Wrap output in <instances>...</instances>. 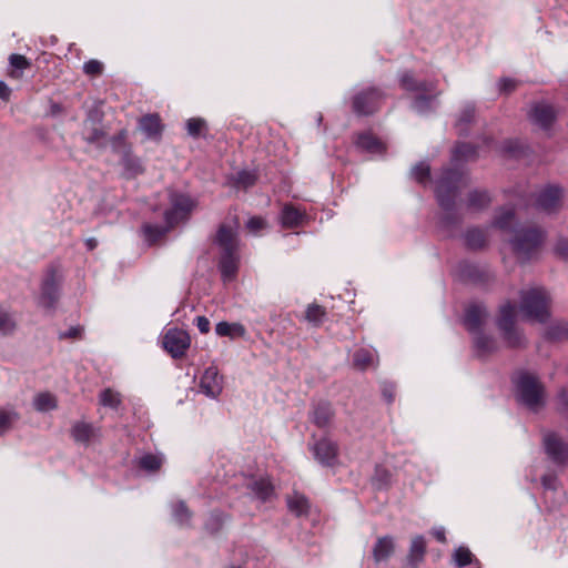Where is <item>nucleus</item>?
<instances>
[{
	"instance_id": "obj_1",
	"label": "nucleus",
	"mask_w": 568,
	"mask_h": 568,
	"mask_svg": "<svg viewBox=\"0 0 568 568\" xmlns=\"http://www.w3.org/2000/svg\"><path fill=\"white\" fill-rule=\"evenodd\" d=\"M476 149L469 143H459L455 146L452 162L454 169H446L437 181L436 195L440 207L449 213L455 206V199L459 190L467 184V176L458 168L459 162L473 159Z\"/></svg>"
},
{
	"instance_id": "obj_2",
	"label": "nucleus",
	"mask_w": 568,
	"mask_h": 568,
	"mask_svg": "<svg viewBox=\"0 0 568 568\" xmlns=\"http://www.w3.org/2000/svg\"><path fill=\"white\" fill-rule=\"evenodd\" d=\"M518 314L530 320H545L549 316L548 302L545 294L538 290L521 293V304L518 310L516 303L504 302L499 306L498 320H515Z\"/></svg>"
},
{
	"instance_id": "obj_3",
	"label": "nucleus",
	"mask_w": 568,
	"mask_h": 568,
	"mask_svg": "<svg viewBox=\"0 0 568 568\" xmlns=\"http://www.w3.org/2000/svg\"><path fill=\"white\" fill-rule=\"evenodd\" d=\"M216 242L221 248L219 267L222 278L224 282L232 281L236 276L240 264L236 235L231 227L222 225L217 231Z\"/></svg>"
},
{
	"instance_id": "obj_4",
	"label": "nucleus",
	"mask_w": 568,
	"mask_h": 568,
	"mask_svg": "<svg viewBox=\"0 0 568 568\" xmlns=\"http://www.w3.org/2000/svg\"><path fill=\"white\" fill-rule=\"evenodd\" d=\"M518 400L532 412L545 405V390L538 378L528 373H520L516 378Z\"/></svg>"
},
{
	"instance_id": "obj_5",
	"label": "nucleus",
	"mask_w": 568,
	"mask_h": 568,
	"mask_svg": "<svg viewBox=\"0 0 568 568\" xmlns=\"http://www.w3.org/2000/svg\"><path fill=\"white\" fill-rule=\"evenodd\" d=\"M542 240L544 236L539 230L521 227L514 231L509 243L516 257L525 262L536 256Z\"/></svg>"
},
{
	"instance_id": "obj_6",
	"label": "nucleus",
	"mask_w": 568,
	"mask_h": 568,
	"mask_svg": "<svg viewBox=\"0 0 568 568\" xmlns=\"http://www.w3.org/2000/svg\"><path fill=\"white\" fill-rule=\"evenodd\" d=\"M383 98L376 88L364 89L353 97L352 109L357 115H369L379 108Z\"/></svg>"
},
{
	"instance_id": "obj_7",
	"label": "nucleus",
	"mask_w": 568,
	"mask_h": 568,
	"mask_svg": "<svg viewBox=\"0 0 568 568\" xmlns=\"http://www.w3.org/2000/svg\"><path fill=\"white\" fill-rule=\"evenodd\" d=\"M466 331L473 336L477 353L481 356L496 351V339L487 333V322H464Z\"/></svg>"
},
{
	"instance_id": "obj_8",
	"label": "nucleus",
	"mask_w": 568,
	"mask_h": 568,
	"mask_svg": "<svg viewBox=\"0 0 568 568\" xmlns=\"http://www.w3.org/2000/svg\"><path fill=\"white\" fill-rule=\"evenodd\" d=\"M170 202L171 209L164 214L169 226L185 220L195 207V202L189 195L182 193H171Z\"/></svg>"
},
{
	"instance_id": "obj_9",
	"label": "nucleus",
	"mask_w": 568,
	"mask_h": 568,
	"mask_svg": "<svg viewBox=\"0 0 568 568\" xmlns=\"http://www.w3.org/2000/svg\"><path fill=\"white\" fill-rule=\"evenodd\" d=\"M60 275L53 267L48 268L41 283L39 304L43 307H51L59 297Z\"/></svg>"
},
{
	"instance_id": "obj_10",
	"label": "nucleus",
	"mask_w": 568,
	"mask_h": 568,
	"mask_svg": "<svg viewBox=\"0 0 568 568\" xmlns=\"http://www.w3.org/2000/svg\"><path fill=\"white\" fill-rule=\"evenodd\" d=\"M190 343L189 334L179 328L168 329L162 338L164 349L174 358L183 356L190 347Z\"/></svg>"
},
{
	"instance_id": "obj_11",
	"label": "nucleus",
	"mask_w": 568,
	"mask_h": 568,
	"mask_svg": "<svg viewBox=\"0 0 568 568\" xmlns=\"http://www.w3.org/2000/svg\"><path fill=\"white\" fill-rule=\"evenodd\" d=\"M314 458L323 466L333 467L337 463L338 446L327 437L318 439L312 447Z\"/></svg>"
},
{
	"instance_id": "obj_12",
	"label": "nucleus",
	"mask_w": 568,
	"mask_h": 568,
	"mask_svg": "<svg viewBox=\"0 0 568 568\" xmlns=\"http://www.w3.org/2000/svg\"><path fill=\"white\" fill-rule=\"evenodd\" d=\"M545 449L548 458L557 467L564 469L568 459V453L565 444L556 434H547L544 437Z\"/></svg>"
},
{
	"instance_id": "obj_13",
	"label": "nucleus",
	"mask_w": 568,
	"mask_h": 568,
	"mask_svg": "<svg viewBox=\"0 0 568 568\" xmlns=\"http://www.w3.org/2000/svg\"><path fill=\"white\" fill-rule=\"evenodd\" d=\"M70 434L77 444L83 446H89L91 443L98 440L101 435L100 428L83 420L75 422L70 429Z\"/></svg>"
},
{
	"instance_id": "obj_14",
	"label": "nucleus",
	"mask_w": 568,
	"mask_h": 568,
	"mask_svg": "<svg viewBox=\"0 0 568 568\" xmlns=\"http://www.w3.org/2000/svg\"><path fill=\"white\" fill-rule=\"evenodd\" d=\"M223 388L222 377L215 366L207 367L200 381V389L209 397L215 398L219 396Z\"/></svg>"
},
{
	"instance_id": "obj_15",
	"label": "nucleus",
	"mask_w": 568,
	"mask_h": 568,
	"mask_svg": "<svg viewBox=\"0 0 568 568\" xmlns=\"http://www.w3.org/2000/svg\"><path fill=\"white\" fill-rule=\"evenodd\" d=\"M528 118L541 129H548L556 119V111L550 104L538 102L531 106Z\"/></svg>"
},
{
	"instance_id": "obj_16",
	"label": "nucleus",
	"mask_w": 568,
	"mask_h": 568,
	"mask_svg": "<svg viewBox=\"0 0 568 568\" xmlns=\"http://www.w3.org/2000/svg\"><path fill=\"white\" fill-rule=\"evenodd\" d=\"M504 342L509 347H520L526 343V338L518 322H497Z\"/></svg>"
},
{
	"instance_id": "obj_17",
	"label": "nucleus",
	"mask_w": 568,
	"mask_h": 568,
	"mask_svg": "<svg viewBox=\"0 0 568 568\" xmlns=\"http://www.w3.org/2000/svg\"><path fill=\"white\" fill-rule=\"evenodd\" d=\"M399 83L404 90L420 93H432L437 87V81H417L409 72L402 74Z\"/></svg>"
},
{
	"instance_id": "obj_18",
	"label": "nucleus",
	"mask_w": 568,
	"mask_h": 568,
	"mask_svg": "<svg viewBox=\"0 0 568 568\" xmlns=\"http://www.w3.org/2000/svg\"><path fill=\"white\" fill-rule=\"evenodd\" d=\"M306 220L305 212L300 211L292 204L284 205L281 213V223L286 229L298 227L304 224Z\"/></svg>"
},
{
	"instance_id": "obj_19",
	"label": "nucleus",
	"mask_w": 568,
	"mask_h": 568,
	"mask_svg": "<svg viewBox=\"0 0 568 568\" xmlns=\"http://www.w3.org/2000/svg\"><path fill=\"white\" fill-rule=\"evenodd\" d=\"M377 363L378 356L374 349L359 348L353 354V366L358 371L376 367Z\"/></svg>"
},
{
	"instance_id": "obj_20",
	"label": "nucleus",
	"mask_w": 568,
	"mask_h": 568,
	"mask_svg": "<svg viewBox=\"0 0 568 568\" xmlns=\"http://www.w3.org/2000/svg\"><path fill=\"white\" fill-rule=\"evenodd\" d=\"M139 128L149 139L160 138L163 130L161 119L158 114H148L141 118Z\"/></svg>"
},
{
	"instance_id": "obj_21",
	"label": "nucleus",
	"mask_w": 568,
	"mask_h": 568,
	"mask_svg": "<svg viewBox=\"0 0 568 568\" xmlns=\"http://www.w3.org/2000/svg\"><path fill=\"white\" fill-rule=\"evenodd\" d=\"M559 197V190L555 186H548L539 192L536 204L539 209L550 212L556 209Z\"/></svg>"
},
{
	"instance_id": "obj_22",
	"label": "nucleus",
	"mask_w": 568,
	"mask_h": 568,
	"mask_svg": "<svg viewBox=\"0 0 568 568\" xmlns=\"http://www.w3.org/2000/svg\"><path fill=\"white\" fill-rule=\"evenodd\" d=\"M394 551V541L390 537L385 536L377 539L373 548V557L376 562L387 560Z\"/></svg>"
},
{
	"instance_id": "obj_23",
	"label": "nucleus",
	"mask_w": 568,
	"mask_h": 568,
	"mask_svg": "<svg viewBox=\"0 0 568 568\" xmlns=\"http://www.w3.org/2000/svg\"><path fill=\"white\" fill-rule=\"evenodd\" d=\"M247 487L258 499L263 501L270 499L273 494V486L267 478H251L247 481Z\"/></svg>"
},
{
	"instance_id": "obj_24",
	"label": "nucleus",
	"mask_w": 568,
	"mask_h": 568,
	"mask_svg": "<svg viewBox=\"0 0 568 568\" xmlns=\"http://www.w3.org/2000/svg\"><path fill=\"white\" fill-rule=\"evenodd\" d=\"M356 145L373 154L383 153L385 146L376 136L371 133H362L356 140Z\"/></svg>"
},
{
	"instance_id": "obj_25",
	"label": "nucleus",
	"mask_w": 568,
	"mask_h": 568,
	"mask_svg": "<svg viewBox=\"0 0 568 568\" xmlns=\"http://www.w3.org/2000/svg\"><path fill=\"white\" fill-rule=\"evenodd\" d=\"M10 69L8 75L12 79L19 80L23 77V71L31 67V62L21 54H11L9 57Z\"/></svg>"
},
{
	"instance_id": "obj_26",
	"label": "nucleus",
	"mask_w": 568,
	"mask_h": 568,
	"mask_svg": "<svg viewBox=\"0 0 568 568\" xmlns=\"http://www.w3.org/2000/svg\"><path fill=\"white\" fill-rule=\"evenodd\" d=\"M334 412L328 403H320L313 410L312 419L318 427H326L333 418Z\"/></svg>"
},
{
	"instance_id": "obj_27",
	"label": "nucleus",
	"mask_w": 568,
	"mask_h": 568,
	"mask_svg": "<svg viewBox=\"0 0 568 568\" xmlns=\"http://www.w3.org/2000/svg\"><path fill=\"white\" fill-rule=\"evenodd\" d=\"M515 223V211L513 207H501L495 214L493 226L508 231Z\"/></svg>"
},
{
	"instance_id": "obj_28",
	"label": "nucleus",
	"mask_w": 568,
	"mask_h": 568,
	"mask_svg": "<svg viewBox=\"0 0 568 568\" xmlns=\"http://www.w3.org/2000/svg\"><path fill=\"white\" fill-rule=\"evenodd\" d=\"M426 551V544L423 536H416L413 538L410 549L408 554V562L413 567H416L424 558Z\"/></svg>"
},
{
	"instance_id": "obj_29",
	"label": "nucleus",
	"mask_w": 568,
	"mask_h": 568,
	"mask_svg": "<svg viewBox=\"0 0 568 568\" xmlns=\"http://www.w3.org/2000/svg\"><path fill=\"white\" fill-rule=\"evenodd\" d=\"M488 235L485 230L481 229H470L465 234V242L468 247L473 250H478L484 247L487 244Z\"/></svg>"
},
{
	"instance_id": "obj_30",
	"label": "nucleus",
	"mask_w": 568,
	"mask_h": 568,
	"mask_svg": "<svg viewBox=\"0 0 568 568\" xmlns=\"http://www.w3.org/2000/svg\"><path fill=\"white\" fill-rule=\"evenodd\" d=\"M216 333L221 336L237 338L245 334V328L239 322H219L216 325Z\"/></svg>"
},
{
	"instance_id": "obj_31",
	"label": "nucleus",
	"mask_w": 568,
	"mask_h": 568,
	"mask_svg": "<svg viewBox=\"0 0 568 568\" xmlns=\"http://www.w3.org/2000/svg\"><path fill=\"white\" fill-rule=\"evenodd\" d=\"M126 178H135L143 172V166L139 158L125 152L121 160Z\"/></svg>"
},
{
	"instance_id": "obj_32",
	"label": "nucleus",
	"mask_w": 568,
	"mask_h": 568,
	"mask_svg": "<svg viewBox=\"0 0 568 568\" xmlns=\"http://www.w3.org/2000/svg\"><path fill=\"white\" fill-rule=\"evenodd\" d=\"M58 402L51 393H39L33 398V407L41 413L55 409Z\"/></svg>"
},
{
	"instance_id": "obj_33",
	"label": "nucleus",
	"mask_w": 568,
	"mask_h": 568,
	"mask_svg": "<svg viewBox=\"0 0 568 568\" xmlns=\"http://www.w3.org/2000/svg\"><path fill=\"white\" fill-rule=\"evenodd\" d=\"M491 199L486 191L474 190L468 194L467 206L470 210L479 211L489 205Z\"/></svg>"
},
{
	"instance_id": "obj_34",
	"label": "nucleus",
	"mask_w": 568,
	"mask_h": 568,
	"mask_svg": "<svg viewBox=\"0 0 568 568\" xmlns=\"http://www.w3.org/2000/svg\"><path fill=\"white\" fill-rule=\"evenodd\" d=\"M488 311L483 303L471 302L467 305L465 310V318L464 320H484L488 316Z\"/></svg>"
},
{
	"instance_id": "obj_35",
	"label": "nucleus",
	"mask_w": 568,
	"mask_h": 568,
	"mask_svg": "<svg viewBox=\"0 0 568 568\" xmlns=\"http://www.w3.org/2000/svg\"><path fill=\"white\" fill-rule=\"evenodd\" d=\"M454 560H455V564L459 567L475 564L476 568H479L478 560L474 558V555L471 554V551L466 547H459L455 550Z\"/></svg>"
},
{
	"instance_id": "obj_36",
	"label": "nucleus",
	"mask_w": 568,
	"mask_h": 568,
	"mask_svg": "<svg viewBox=\"0 0 568 568\" xmlns=\"http://www.w3.org/2000/svg\"><path fill=\"white\" fill-rule=\"evenodd\" d=\"M172 514L175 521L181 526L187 525L192 517L191 511L189 510L184 501L181 500L172 505Z\"/></svg>"
},
{
	"instance_id": "obj_37",
	"label": "nucleus",
	"mask_w": 568,
	"mask_h": 568,
	"mask_svg": "<svg viewBox=\"0 0 568 568\" xmlns=\"http://www.w3.org/2000/svg\"><path fill=\"white\" fill-rule=\"evenodd\" d=\"M475 118V106L467 104L460 111L458 120L456 122V126L459 131V134H464L466 131V126L474 120Z\"/></svg>"
},
{
	"instance_id": "obj_38",
	"label": "nucleus",
	"mask_w": 568,
	"mask_h": 568,
	"mask_svg": "<svg viewBox=\"0 0 568 568\" xmlns=\"http://www.w3.org/2000/svg\"><path fill=\"white\" fill-rule=\"evenodd\" d=\"M433 93V95H425L422 93L420 95L416 97L412 104L413 109L419 113H424L430 110L435 98L438 97L440 92L434 91Z\"/></svg>"
},
{
	"instance_id": "obj_39",
	"label": "nucleus",
	"mask_w": 568,
	"mask_h": 568,
	"mask_svg": "<svg viewBox=\"0 0 568 568\" xmlns=\"http://www.w3.org/2000/svg\"><path fill=\"white\" fill-rule=\"evenodd\" d=\"M100 404L110 407V408H118L121 404V396L119 393L114 392L111 388H105L100 394Z\"/></svg>"
},
{
	"instance_id": "obj_40",
	"label": "nucleus",
	"mask_w": 568,
	"mask_h": 568,
	"mask_svg": "<svg viewBox=\"0 0 568 568\" xmlns=\"http://www.w3.org/2000/svg\"><path fill=\"white\" fill-rule=\"evenodd\" d=\"M287 504L290 509L295 511L297 515H303L308 509V500L303 495L294 494L287 499Z\"/></svg>"
},
{
	"instance_id": "obj_41",
	"label": "nucleus",
	"mask_w": 568,
	"mask_h": 568,
	"mask_svg": "<svg viewBox=\"0 0 568 568\" xmlns=\"http://www.w3.org/2000/svg\"><path fill=\"white\" fill-rule=\"evenodd\" d=\"M171 227L172 226H169L168 223H166L165 226H159V225H153V224H145L143 226V232H144L145 237L150 242H155L156 240L162 237Z\"/></svg>"
},
{
	"instance_id": "obj_42",
	"label": "nucleus",
	"mask_w": 568,
	"mask_h": 568,
	"mask_svg": "<svg viewBox=\"0 0 568 568\" xmlns=\"http://www.w3.org/2000/svg\"><path fill=\"white\" fill-rule=\"evenodd\" d=\"M162 465V458L156 455L146 454L139 460V466L149 471L158 470Z\"/></svg>"
},
{
	"instance_id": "obj_43",
	"label": "nucleus",
	"mask_w": 568,
	"mask_h": 568,
	"mask_svg": "<svg viewBox=\"0 0 568 568\" xmlns=\"http://www.w3.org/2000/svg\"><path fill=\"white\" fill-rule=\"evenodd\" d=\"M187 133L193 138H199L206 130V122L201 118H192L186 122Z\"/></svg>"
},
{
	"instance_id": "obj_44",
	"label": "nucleus",
	"mask_w": 568,
	"mask_h": 568,
	"mask_svg": "<svg viewBox=\"0 0 568 568\" xmlns=\"http://www.w3.org/2000/svg\"><path fill=\"white\" fill-rule=\"evenodd\" d=\"M83 326L81 325H73L70 326L67 331H60L59 332V338L60 339H70V341H77L81 339L83 336Z\"/></svg>"
},
{
	"instance_id": "obj_45",
	"label": "nucleus",
	"mask_w": 568,
	"mask_h": 568,
	"mask_svg": "<svg viewBox=\"0 0 568 568\" xmlns=\"http://www.w3.org/2000/svg\"><path fill=\"white\" fill-rule=\"evenodd\" d=\"M18 419V414L12 410H0V432H7Z\"/></svg>"
},
{
	"instance_id": "obj_46",
	"label": "nucleus",
	"mask_w": 568,
	"mask_h": 568,
	"mask_svg": "<svg viewBox=\"0 0 568 568\" xmlns=\"http://www.w3.org/2000/svg\"><path fill=\"white\" fill-rule=\"evenodd\" d=\"M103 63L99 60H89L83 64V72L87 75L97 77L103 72Z\"/></svg>"
},
{
	"instance_id": "obj_47",
	"label": "nucleus",
	"mask_w": 568,
	"mask_h": 568,
	"mask_svg": "<svg viewBox=\"0 0 568 568\" xmlns=\"http://www.w3.org/2000/svg\"><path fill=\"white\" fill-rule=\"evenodd\" d=\"M412 173L418 182L424 183L429 178L430 169L428 164L419 163L413 169Z\"/></svg>"
},
{
	"instance_id": "obj_48",
	"label": "nucleus",
	"mask_w": 568,
	"mask_h": 568,
	"mask_svg": "<svg viewBox=\"0 0 568 568\" xmlns=\"http://www.w3.org/2000/svg\"><path fill=\"white\" fill-rule=\"evenodd\" d=\"M256 181V176L254 173L250 171H241L237 173L236 182L237 184L248 187L252 186Z\"/></svg>"
},
{
	"instance_id": "obj_49",
	"label": "nucleus",
	"mask_w": 568,
	"mask_h": 568,
	"mask_svg": "<svg viewBox=\"0 0 568 568\" xmlns=\"http://www.w3.org/2000/svg\"><path fill=\"white\" fill-rule=\"evenodd\" d=\"M325 315V308L317 304H312L306 310V320H320Z\"/></svg>"
},
{
	"instance_id": "obj_50",
	"label": "nucleus",
	"mask_w": 568,
	"mask_h": 568,
	"mask_svg": "<svg viewBox=\"0 0 568 568\" xmlns=\"http://www.w3.org/2000/svg\"><path fill=\"white\" fill-rule=\"evenodd\" d=\"M246 225L251 232L256 233L257 231L265 227V221L262 217L254 216L247 221Z\"/></svg>"
},
{
	"instance_id": "obj_51",
	"label": "nucleus",
	"mask_w": 568,
	"mask_h": 568,
	"mask_svg": "<svg viewBox=\"0 0 568 568\" xmlns=\"http://www.w3.org/2000/svg\"><path fill=\"white\" fill-rule=\"evenodd\" d=\"M516 88V82L513 79H501L499 81V90L504 93H509Z\"/></svg>"
},
{
	"instance_id": "obj_52",
	"label": "nucleus",
	"mask_w": 568,
	"mask_h": 568,
	"mask_svg": "<svg viewBox=\"0 0 568 568\" xmlns=\"http://www.w3.org/2000/svg\"><path fill=\"white\" fill-rule=\"evenodd\" d=\"M16 329L14 322H0V336H7Z\"/></svg>"
},
{
	"instance_id": "obj_53",
	"label": "nucleus",
	"mask_w": 568,
	"mask_h": 568,
	"mask_svg": "<svg viewBox=\"0 0 568 568\" xmlns=\"http://www.w3.org/2000/svg\"><path fill=\"white\" fill-rule=\"evenodd\" d=\"M104 132L100 129H93L90 134L87 135V141L89 143H95L99 142L102 138H104Z\"/></svg>"
},
{
	"instance_id": "obj_54",
	"label": "nucleus",
	"mask_w": 568,
	"mask_h": 568,
	"mask_svg": "<svg viewBox=\"0 0 568 568\" xmlns=\"http://www.w3.org/2000/svg\"><path fill=\"white\" fill-rule=\"evenodd\" d=\"M11 95V89L3 82L0 81V99L8 101Z\"/></svg>"
},
{
	"instance_id": "obj_55",
	"label": "nucleus",
	"mask_w": 568,
	"mask_h": 568,
	"mask_svg": "<svg viewBox=\"0 0 568 568\" xmlns=\"http://www.w3.org/2000/svg\"><path fill=\"white\" fill-rule=\"evenodd\" d=\"M542 485L547 489H556V478L551 475L542 476Z\"/></svg>"
},
{
	"instance_id": "obj_56",
	"label": "nucleus",
	"mask_w": 568,
	"mask_h": 568,
	"mask_svg": "<svg viewBox=\"0 0 568 568\" xmlns=\"http://www.w3.org/2000/svg\"><path fill=\"white\" fill-rule=\"evenodd\" d=\"M432 534L434 535V537L440 541V542H445L446 541V537H445V529L444 528H435Z\"/></svg>"
},
{
	"instance_id": "obj_57",
	"label": "nucleus",
	"mask_w": 568,
	"mask_h": 568,
	"mask_svg": "<svg viewBox=\"0 0 568 568\" xmlns=\"http://www.w3.org/2000/svg\"><path fill=\"white\" fill-rule=\"evenodd\" d=\"M85 245L89 251H93L98 246V240L95 237H89L85 240Z\"/></svg>"
},
{
	"instance_id": "obj_58",
	"label": "nucleus",
	"mask_w": 568,
	"mask_h": 568,
	"mask_svg": "<svg viewBox=\"0 0 568 568\" xmlns=\"http://www.w3.org/2000/svg\"><path fill=\"white\" fill-rule=\"evenodd\" d=\"M211 322H197V327L202 333H207L210 331Z\"/></svg>"
},
{
	"instance_id": "obj_59",
	"label": "nucleus",
	"mask_w": 568,
	"mask_h": 568,
	"mask_svg": "<svg viewBox=\"0 0 568 568\" xmlns=\"http://www.w3.org/2000/svg\"><path fill=\"white\" fill-rule=\"evenodd\" d=\"M62 111V108L59 103H52L51 106H50V112L52 115H57L59 113H61Z\"/></svg>"
},
{
	"instance_id": "obj_60",
	"label": "nucleus",
	"mask_w": 568,
	"mask_h": 568,
	"mask_svg": "<svg viewBox=\"0 0 568 568\" xmlns=\"http://www.w3.org/2000/svg\"><path fill=\"white\" fill-rule=\"evenodd\" d=\"M9 316L10 315H9V313L6 310H3V308L0 310V321L1 320H8Z\"/></svg>"
},
{
	"instance_id": "obj_61",
	"label": "nucleus",
	"mask_w": 568,
	"mask_h": 568,
	"mask_svg": "<svg viewBox=\"0 0 568 568\" xmlns=\"http://www.w3.org/2000/svg\"><path fill=\"white\" fill-rule=\"evenodd\" d=\"M214 520L216 524L214 527L210 528L212 531L217 530L219 526L221 525V518L219 516L214 517Z\"/></svg>"
},
{
	"instance_id": "obj_62",
	"label": "nucleus",
	"mask_w": 568,
	"mask_h": 568,
	"mask_svg": "<svg viewBox=\"0 0 568 568\" xmlns=\"http://www.w3.org/2000/svg\"><path fill=\"white\" fill-rule=\"evenodd\" d=\"M557 250H558V252H559L562 256H565V255H566V251H565V248H564V247L558 246V248H557Z\"/></svg>"
},
{
	"instance_id": "obj_63",
	"label": "nucleus",
	"mask_w": 568,
	"mask_h": 568,
	"mask_svg": "<svg viewBox=\"0 0 568 568\" xmlns=\"http://www.w3.org/2000/svg\"><path fill=\"white\" fill-rule=\"evenodd\" d=\"M195 320L202 321V320H206V318L202 315H197Z\"/></svg>"
},
{
	"instance_id": "obj_64",
	"label": "nucleus",
	"mask_w": 568,
	"mask_h": 568,
	"mask_svg": "<svg viewBox=\"0 0 568 568\" xmlns=\"http://www.w3.org/2000/svg\"><path fill=\"white\" fill-rule=\"evenodd\" d=\"M229 568H240V567L231 566V567H229Z\"/></svg>"
}]
</instances>
